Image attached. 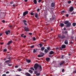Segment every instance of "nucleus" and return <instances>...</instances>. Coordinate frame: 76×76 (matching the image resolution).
Masks as SVG:
<instances>
[{
  "label": "nucleus",
  "instance_id": "412c9836",
  "mask_svg": "<svg viewBox=\"0 0 76 76\" xmlns=\"http://www.w3.org/2000/svg\"><path fill=\"white\" fill-rule=\"evenodd\" d=\"M44 52L45 53H47L48 52V50H47V49H45L44 50Z\"/></svg>",
  "mask_w": 76,
  "mask_h": 76
},
{
  "label": "nucleus",
  "instance_id": "79ce46f5",
  "mask_svg": "<svg viewBox=\"0 0 76 76\" xmlns=\"http://www.w3.org/2000/svg\"><path fill=\"white\" fill-rule=\"evenodd\" d=\"M31 16H33L34 15V14L32 12L31 13Z\"/></svg>",
  "mask_w": 76,
  "mask_h": 76
},
{
  "label": "nucleus",
  "instance_id": "0e129e2a",
  "mask_svg": "<svg viewBox=\"0 0 76 76\" xmlns=\"http://www.w3.org/2000/svg\"><path fill=\"white\" fill-rule=\"evenodd\" d=\"M66 17H69V15L67 14H66Z\"/></svg>",
  "mask_w": 76,
  "mask_h": 76
},
{
  "label": "nucleus",
  "instance_id": "4468645a",
  "mask_svg": "<svg viewBox=\"0 0 76 76\" xmlns=\"http://www.w3.org/2000/svg\"><path fill=\"white\" fill-rule=\"evenodd\" d=\"M59 26H61V28H63V27L64 26V24L63 23H61L60 24H59Z\"/></svg>",
  "mask_w": 76,
  "mask_h": 76
},
{
  "label": "nucleus",
  "instance_id": "39448f33",
  "mask_svg": "<svg viewBox=\"0 0 76 76\" xmlns=\"http://www.w3.org/2000/svg\"><path fill=\"white\" fill-rule=\"evenodd\" d=\"M73 10H74V7H70L69 8V12H73Z\"/></svg>",
  "mask_w": 76,
  "mask_h": 76
},
{
  "label": "nucleus",
  "instance_id": "b1692460",
  "mask_svg": "<svg viewBox=\"0 0 76 76\" xmlns=\"http://www.w3.org/2000/svg\"><path fill=\"white\" fill-rule=\"evenodd\" d=\"M44 49H45V48L44 47H42L41 48V50L42 51H44Z\"/></svg>",
  "mask_w": 76,
  "mask_h": 76
},
{
  "label": "nucleus",
  "instance_id": "c756f323",
  "mask_svg": "<svg viewBox=\"0 0 76 76\" xmlns=\"http://www.w3.org/2000/svg\"><path fill=\"white\" fill-rule=\"evenodd\" d=\"M71 3H72V1H71L69 0L68 1V4H70Z\"/></svg>",
  "mask_w": 76,
  "mask_h": 76
},
{
  "label": "nucleus",
  "instance_id": "473e14b6",
  "mask_svg": "<svg viewBox=\"0 0 76 76\" xmlns=\"http://www.w3.org/2000/svg\"><path fill=\"white\" fill-rule=\"evenodd\" d=\"M28 72H30V73H33V72L32 71V70H30L28 71Z\"/></svg>",
  "mask_w": 76,
  "mask_h": 76
},
{
  "label": "nucleus",
  "instance_id": "423d86ee",
  "mask_svg": "<svg viewBox=\"0 0 76 76\" xmlns=\"http://www.w3.org/2000/svg\"><path fill=\"white\" fill-rule=\"evenodd\" d=\"M39 72H41L42 71V66H41L39 65Z\"/></svg>",
  "mask_w": 76,
  "mask_h": 76
},
{
  "label": "nucleus",
  "instance_id": "69168bd1",
  "mask_svg": "<svg viewBox=\"0 0 76 76\" xmlns=\"http://www.w3.org/2000/svg\"><path fill=\"white\" fill-rule=\"evenodd\" d=\"M63 57H64V56L62 55V56H61V58H63Z\"/></svg>",
  "mask_w": 76,
  "mask_h": 76
},
{
  "label": "nucleus",
  "instance_id": "f03ea898",
  "mask_svg": "<svg viewBox=\"0 0 76 76\" xmlns=\"http://www.w3.org/2000/svg\"><path fill=\"white\" fill-rule=\"evenodd\" d=\"M39 67V65L37 63H36L34 66V68L35 69V70H37V69Z\"/></svg>",
  "mask_w": 76,
  "mask_h": 76
},
{
  "label": "nucleus",
  "instance_id": "2eb2a0df",
  "mask_svg": "<svg viewBox=\"0 0 76 76\" xmlns=\"http://www.w3.org/2000/svg\"><path fill=\"white\" fill-rule=\"evenodd\" d=\"M37 50H38V49H34L33 53H37Z\"/></svg>",
  "mask_w": 76,
  "mask_h": 76
},
{
  "label": "nucleus",
  "instance_id": "c9c22d12",
  "mask_svg": "<svg viewBox=\"0 0 76 76\" xmlns=\"http://www.w3.org/2000/svg\"><path fill=\"white\" fill-rule=\"evenodd\" d=\"M75 12H72L71 14V15H74L75 14Z\"/></svg>",
  "mask_w": 76,
  "mask_h": 76
},
{
  "label": "nucleus",
  "instance_id": "ddd939ff",
  "mask_svg": "<svg viewBox=\"0 0 76 76\" xmlns=\"http://www.w3.org/2000/svg\"><path fill=\"white\" fill-rule=\"evenodd\" d=\"M10 32L9 30H8L7 31H6L5 32V34L6 35H8V34H10Z\"/></svg>",
  "mask_w": 76,
  "mask_h": 76
},
{
  "label": "nucleus",
  "instance_id": "f257e3e1",
  "mask_svg": "<svg viewBox=\"0 0 76 76\" xmlns=\"http://www.w3.org/2000/svg\"><path fill=\"white\" fill-rule=\"evenodd\" d=\"M64 23L65 24V25H65V26L66 27H69V26H71V23L69 22V21L68 20H66L64 22Z\"/></svg>",
  "mask_w": 76,
  "mask_h": 76
},
{
  "label": "nucleus",
  "instance_id": "6e6d98bb",
  "mask_svg": "<svg viewBox=\"0 0 76 76\" xmlns=\"http://www.w3.org/2000/svg\"><path fill=\"white\" fill-rule=\"evenodd\" d=\"M64 69H62V72H64Z\"/></svg>",
  "mask_w": 76,
  "mask_h": 76
},
{
  "label": "nucleus",
  "instance_id": "680f3d73",
  "mask_svg": "<svg viewBox=\"0 0 76 76\" xmlns=\"http://www.w3.org/2000/svg\"><path fill=\"white\" fill-rule=\"evenodd\" d=\"M18 66H15V68H18Z\"/></svg>",
  "mask_w": 76,
  "mask_h": 76
},
{
  "label": "nucleus",
  "instance_id": "864d4df0",
  "mask_svg": "<svg viewBox=\"0 0 76 76\" xmlns=\"http://www.w3.org/2000/svg\"><path fill=\"white\" fill-rule=\"evenodd\" d=\"M41 2V0H38V3H40V2Z\"/></svg>",
  "mask_w": 76,
  "mask_h": 76
},
{
  "label": "nucleus",
  "instance_id": "8fccbe9b",
  "mask_svg": "<svg viewBox=\"0 0 76 76\" xmlns=\"http://www.w3.org/2000/svg\"><path fill=\"white\" fill-rule=\"evenodd\" d=\"M7 59H9V60H11V57H9V58H8Z\"/></svg>",
  "mask_w": 76,
  "mask_h": 76
},
{
  "label": "nucleus",
  "instance_id": "49530a36",
  "mask_svg": "<svg viewBox=\"0 0 76 76\" xmlns=\"http://www.w3.org/2000/svg\"><path fill=\"white\" fill-rule=\"evenodd\" d=\"M2 23H5V20H2Z\"/></svg>",
  "mask_w": 76,
  "mask_h": 76
},
{
  "label": "nucleus",
  "instance_id": "a211bd4d",
  "mask_svg": "<svg viewBox=\"0 0 76 76\" xmlns=\"http://www.w3.org/2000/svg\"><path fill=\"white\" fill-rule=\"evenodd\" d=\"M12 43V41L11 40L8 42L7 44V45H9Z\"/></svg>",
  "mask_w": 76,
  "mask_h": 76
},
{
  "label": "nucleus",
  "instance_id": "e2e57ef3",
  "mask_svg": "<svg viewBox=\"0 0 76 76\" xmlns=\"http://www.w3.org/2000/svg\"><path fill=\"white\" fill-rule=\"evenodd\" d=\"M3 35V33H1L0 34V37H1V35Z\"/></svg>",
  "mask_w": 76,
  "mask_h": 76
},
{
  "label": "nucleus",
  "instance_id": "58836bf2",
  "mask_svg": "<svg viewBox=\"0 0 76 76\" xmlns=\"http://www.w3.org/2000/svg\"><path fill=\"white\" fill-rule=\"evenodd\" d=\"M3 51L4 52H6V51H7V50H6V49H5L3 50Z\"/></svg>",
  "mask_w": 76,
  "mask_h": 76
},
{
  "label": "nucleus",
  "instance_id": "6ab92c4d",
  "mask_svg": "<svg viewBox=\"0 0 76 76\" xmlns=\"http://www.w3.org/2000/svg\"><path fill=\"white\" fill-rule=\"evenodd\" d=\"M26 62H27V63H31V60L29 59H26Z\"/></svg>",
  "mask_w": 76,
  "mask_h": 76
},
{
  "label": "nucleus",
  "instance_id": "bb28decb",
  "mask_svg": "<svg viewBox=\"0 0 76 76\" xmlns=\"http://www.w3.org/2000/svg\"><path fill=\"white\" fill-rule=\"evenodd\" d=\"M76 23H72V26H74V27L75 26H76Z\"/></svg>",
  "mask_w": 76,
  "mask_h": 76
},
{
  "label": "nucleus",
  "instance_id": "774afa93",
  "mask_svg": "<svg viewBox=\"0 0 76 76\" xmlns=\"http://www.w3.org/2000/svg\"><path fill=\"white\" fill-rule=\"evenodd\" d=\"M63 29H64V31H65L66 29V28H64Z\"/></svg>",
  "mask_w": 76,
  "mask_h": 76
},
{
  "label": "nucleus",
  "instance_id": "4c0bfd02",
  "mask_svg": "<svg viewBox=\"0 0 76 76\" xmlns=\"http://www.w3.org/2000/svg\"><path fill=\"white\" fill-rule=\"evenodd\" d=\"M47 49L48 50H48H50V47H48L47 48Z\"/></svg>",
  "mask_w": 76,
  "mask_h": 76
},
{
  "label": "nucleus",
  "instance_id": "09e8293b",
  "mask_svg": "<svg viewBox=\"0 0 76 76\" xmlns=\"http://www.w3.org/2000/svg\"><path fill=\"white\" fill-rule=\"evenodd\" d=\"M23 35H24V34H22L21 35V37H23Z\"/></svg>",
  "mask_w": 76,
  "mask_h": 76
},
{
  "label": "nucleus",
  "instance_id": "7ed1b4c3",
  "mask_svg": "<svg viewBox=\"0 0 76 76\" xmlns=\"http://www.w3.org/2000/svg\"><path fill=\"white\" fill-rule=\"evenodd\" d=\"M66 46L65 45H62L61 47L60 48V50H62L63 48H65Z\"/></svg>",
  "mask_w": 76,
  "mask_h": 76
},
{
  "label": "nucleus",
  "instance_id": "ea45409f",
  "mask_svg": "<svg viewBox=\"0 0 76 76\" xmlns=\"http://www.w3.org/2000/svg\"><path fill=\"white\" fill-rule=\"evenodd\" d=\"M8 65L9 66H12V64H8Z\"/></svg>",
  "mask_w": 76,
  "mask_h": 76
},
{
  "label": "nucleus",
  "instance_id": "5701e85b",
  "mask_svg": "<svg viewBox=\"0 0 76 76\" xmlns=\"http://www.w3.org/2000/svg\"><path fill=\"white\" fill-rule=\"evenodd\" d=\"M50 60V58H47L46 59V60L47 61H49V60Z\"/></svg>",
  "mask_w": 76,
  "mask_h": 76
},
{
  "label": "nucleus",
  "instance_id": "13d9d810",
  "mask_svg": "<svg viewBox=\"0 0 76 76\" xmlns=\"http://www.w3.org/2000/svg\"><path fill=\"white\" fill-rule=\"evenodd\" d=\"M2 76H6V75L5 74H3L2 75Z\"/></svg>",
  "mask_w": 76,
  "mask_h": 76
},
{
  "label": "nucleus",
  "instance_id": "20e7f679",
  "mask_svg": "<svg viewBox=\"0 0 76 76\" xmlns=\"http://www.w3.org/2000/svg\"><path fill=\"white\" fill-rule=\"evenodd\" d=\"M40 54L41 55H38V57H43L44 55V53H40Z\"/></svg>",
  "mask_w": 76,
  "mask_h": 76
},
{
  "label": "nucleus",
  "instance_id": "a19ab883",
  "mask_svg": "<svg viewBox=\"0 0 76 76\" xmlns=\"http://www.w3.org/2000/svg\"><path fill=\"white\" fill-rule=\"evenodd\" d=\"M50 1L51 3H53V2H54V0H50Z\"/></svg>",
  "mask_w": 76,
  "mask_h": 76
},
{
  "label": "nucleus",
  "instance_id": "4be33fe9",
  "mask_svg": "<svg viewBox=\"0 0 76 76\" xmlns=\"http://www.w3.org/2000/svg\"><path fill=\"white\" fill-rule=\"evenodd\" d=\"M35 16L36 18H38V13H36L35 14Z\"/></svg>",
  "mask_w": 76,
  "mask_h": 76
},
{
  "label": "nucleus",
  "instance_id": "f704fd0d",
  "mask_svg": "<svg viewBox=\"0 0 76 76\" xmlns=\"http://www.w3.org/2000/svg\"><path fill=\"white\" fill-rule=\"evenodd\" d=\"M39 45L40 46V47H42V44H39Z\"/></svg>",
  "mask_w": 76,
  "mask_h": 76
},
{
  "label": "nucleus",
  "instance_id": "338daca9",
  "mask_svg": "<svg viewBox=\"0 0 76 76\" xmlns=\"http://www.w3.org/2000/svg\"><path fill=\"white\" fill-rule=\"evenodd\" d=\"M3 44H4V43L3 42H1L0 43L1 45H3Z\"/></svg>",
  "mask_w": 76,
  "mask_h": 76
},
{
  "label": "nucleus",
  "instance_id": "4d7b16f0",
  "mask_svg": "<svg viewBox=\"0 0 76 76\" xmlns=\"http://www.w3.org/2000/svg\"><path fill=\"white\" fill-rule=\"evenodd\" d=\"M13 27V26H9V27L10 28H12Z\"/></svg>",
  "mask_w": 76,
  "mask_h": 76
},
{
  "label": "nucleus",
  "instance_id": "f8f14e48",
  "mask_svg": "<svg viewBox=\"0 0 76 76\" xmlns=\"http://www.w3.org/2000/svg\"><path fill=\"white\" fill-rule=\"evenodd\" d=\"M25 75H26V76H31V75L28 72H26L24 74Z\"/></svg>",
  "mask_w": 76,
  "mask_h": 76
},
{
  "label": "nucleus",
  "instance_id": "6e6552de",
  "mask_svg": "<svg viewBox=\"0 0 76 76\" xmlns=\"http://www.w3.org/2000/svg\"><path fill=\"white\" fill-rule=\"evenodd\" d=\"M51 6L52 7H54L55 6V2H52L51 4Z\"/></svg>",
  "mask_w": 76,
  "mask_h": 76
},
{
  "label": "nucleus",
  "instance_id": "0eeeda50",
  "mask_svg": "<svg viewBox=\"0 0 76 76\" xmlns=\"http://www.w3.org/2000/svg\"><path fill=\"white\" fill-rule=\"evenodd\" d=\"M24 28L25 31L26 32H28V31H29V29L28 28L24 27Z\"/></svg>",
  "mask_w": 76,
  "mask_h": 76
},
{
  "label": "nucleus",
  "instance_id": "a878e982",
  "mask_svg": "<svg viewBox=\"0 0 76 76\" xmlns=\"http://www.w3.org/2000/svg\"><path fill=\"white\" fill-rule=\"evenodd\" d=\"M61 37H62V36H61V34H59L58 35V37L59 38H61Z\"/></svg>",
  "mask_w": 76,
  "mask_h": 76
},
{
  "label": "nucleus",
  "instance_id": "e433bc0d",
  "mask_svg": "<svg viewBox=\"0 0 76 76\" xmlns=\"http://www.w3.org/2000/svg\"><path fill=\"white\" fill-rule=\"evenodd\" d=\"M33 41H35L36 40V38L34 37L33 38Z\"/></svg>",
  "mask_w": 76,
  "mask_h": 76
},
{
  "label": "nucleus",
  "instance_id": "aec40b11",
  "mask_svg": "<svg viewBox=\"0 0 76 76\" xmlns=\"http://www.w3.org/2000/svg\"><path fill=\"white\" fill-rule=\"evenodd\" d=\"M33 2L34 4H37V0H34Z\"/></svg>",
  "mask_w": 76,
  "mask_h": 76
},
{
  "label": "nucleus",
  "instance_id": "c03bdc74",
  "mask_svg": "<svg viewBox=\"0 0 76 76\" xmlns=\"http://www.w3.org/2000/svg\"><path fill=\"white\" fill-rule=\"evenodd\" d=\"M31 48H34V45H32V46H31V47H30Z\"/></svg>",
  "mask_w": 76,
  "mask_h": 76
},
{
  "label": "nucleus",
  "instance_id": "9b49d317",
  "mask_svg": "<svg viewBox=\"0 0 76 76\" xmlns=\"http://www.w3.org/2000/svg\"><path fill=\"white\" fill-rule=\"evenodd\" d=\"M65 63V61H62L59 64V66H61V65H62V64H64Z\"/></svg>",
  "mask_w": 76,
  "mask_h": 76
},
{
  "label": "nucleus",
  "instance_id": "603ef678",
  "mask_svg": "<svg viewBox=\"0 0 76 76\" xmlns=\"http://www.w3.org/2000/svg\"><path fill=\"white\" fill-rule=\"evenodd\" d=\"M28 34H29V35H32V33H28Z\"/></svg>",
  "mask_w": 76,
  "mask_h": 76
},
{
  "label": "nucleus",
  "instance_id": "bf43d9fd",
  "mask_svg": "<svg viewBox=\"0 0 76 76\" xmlns=\"http://www.w3.org/2000/svg\"><path fill=\"white\" fill-rule=\"evenodd\" d=\"M6 74H8V73H9V72L7 71L6 72Z\"/></svg>",
  "mask_w": 76,
  "mask_h": 76
},
{
  "label": "nucleus",
  "instance_id": "5fc2aeb1",
  "mask_svg": "<svg viewBox=\"0 0 76 76\" xmlns=\"http://www.w3.org/2000/svg\"><path fill=\"white\" fill-rule=\"evenodd\" d=\"M70 42H71V44H73V42H72V41L71 40L70 41Z\"/></svg>",
  "mask_w": 76,
  "mask_h": 76
},
{
  "label": "nucleus",
  "instance_id": "2f4dec72",
  "mask_svg": "<svg viewBox=\"0 0 76 76\" xmlns=\"http://www.w3.org/2000/svg\"><path fill=\"white\" fill-rule=\"evenodd\" d=\"M66 38L67 39H69V38H70V36L67 35V37H66Z\"/></svg>",
  "mask_w": 76,
  "mask_h": 76
},
{
  "label": "nucleus",
  "instance_id": "a18cd8bd",
  "mask_svg": "<svg viewBox=\"0 0 76 76\" xmlns=\"http://www.w3.org/2000/svg\"><path fill=\"white\" fill-rule=\"evenodd\" d=\"M64 13V10H63L62 11H61V13Z\"/></svg>",
  "mask_w": 76,
  "mask_h": 76
},
{
  "label": "nucleus",
  "instance_id": "de8ad7c7",
  "mask_svg": "<svg viewBox=\"0 0 76 76\" xmlns=\"http://www.w3.org/2000/svg\"><path fill=\"white\" fill-rule=\"evenodd\" d=\"M39 10H40V9H39V8H38V9H37V12H39Z\"/></svg>",
  "mask_w": 76,
  "mask_h": 76
},
{
  "label": "nucleus",
  "instance_id": "cd10ccee",
  "mask_svg": "<svg viewBox=\"0 0 76 76\" xmlns=\"http://www.w3.org/2000/svg\"><path fill=\"white\" fill-rule=\"evenodd\" d=\"M73 73H74V74H75L76 73V69H75L74 70L73 72Z\"/></svg>",
  "mask_w": 76,
  "mask_h": 76
},
{
  "label": "nucleus",
  "instance_id": "1a4fd4ad",
  "mask_svg": "<svg viewBox=\"0 0 76 76\" xmlns=\"http://www.w3.org/2000/svg\"><path fill=\"white\" fill-rule=\"evenodd\" d=\"M28 13V11H26V12H25L23 13V15L24 16H25L26 15H27Z\"/></svg>",
  "mask_w": 76,
  "mask_h": 76
},
{
  "label": "nucleus",
  "instance_id": "9d476101",
  "mask_svg": "<svg viewBox=\"0 0 76 76\" xmlns=\"http://www.w3.org/2000/svg\"><path fill=\"white\" fill-rule=\"evenodd\" d=\"M66 38V36H65V35L64 34H62V36L61 37V39H64V38Z\"/></svg>",
  "mask_w": 76,
  "mask_h": 76
},
{
  "label": "nucleus",
  "instance_id": "7c9ffc66",
  "mask_svg": "<svg viewBox=\"0 0 76 76\" xmlns=\"http://www.w3.org/2000/svg\"><path fill=\"white\" fill-rule=\"evenodd\" d=\"M18 72H21V71H22V69H18Z\"/></svg>",
  "mask_w": 76,
  "mask_h": 76
},
{
  "label": "nucleus",
  "instance_id": "393cba45",
  "mask_svg": "<svg viewBox=\"0 0 76 76\" xmlns=\"http://www.w3.org/2000/svg\"><path fill=\"white\" fill-rule=\"evenodd\" d=\"M12 61L11 60H7V61H5V63H7V62H9V61Z\"/></svg>",
  "mask_w": 76,
  "mask_h": 76
},
{
  "label": "nucleus",
  "instance_id": "dca6fc26",
  "mask_svg": "<svg viewBox=\"0 0 76 76\" xmlns=\"http://www.w3.org/2000/svg\"><path fill=\"white\" fill-rule=\"evenodd\" d=\"M54 52H53V51H51L50 52L49 54L50 55H52V54H54Z\"/></svg>",
  "mask_w": 76,
  "mask_h": 76
},
{
  "label": "nucleus",
  "instance_id": "72a5a7b5",
  "mask_svg": "<svg viewBox=\"0 0 76 76\" xmlns=\"http://www.w3.org/2000/svg\"><path fill=\"white\" fill-rule=\"evenodd\" d=\"M30 69H31V70H33V71H35V69H34V68H33V67H31L30 68Z\"/></svg>",
  "mask_w": 76,
  "mask_h": 76
},
{
  "label": "nucleus",
  "instance_id": "3c124183",
  "mask_svg": "<svg viewBox=\"0 0 76 76\" xmlns=\"http://www.w3.org/2000/svg\"><path fill=\"white\" fill-rule=\"evenodd\" d=\"M38 73V72H37V71H34V73H35V74H36V73Z\"/></svg>",
  "mask_w": 76,
  "mask_h": 76
},
{
  "label": "nucleus",
  "instance_id": "052dcab7",
  "mask_svg": "<svg viewBox=\"0 0 76 76\" xmlns=\"http://www.w3.org/2000/svg\"><path fill=\"white\" fill-rule=\"evenodd\" d=\"M67 31H65L64 34H67Z\"/></svg>",
  "mask_w": 76,
  "mask_h": 76
},
{
  "label": "nucleus",
  "instance_id": "37998d69",
  "mask_svg": "<svg viewBox=\"0 0 76 76\" xmlns=\"http://www.w3.org/2000/svg\"><path fill=\"white\" fill-rule=\"evenodd\" d=\"M23 23H25L26 22V20H23Z\"/></svg>",
  "mask_w": 76,
  "mask_h": 76
},
{
  "label": "nucleus",
  "instance_id": "f3484780",
  "mask_svg": "<svg viewBox=\"0 0 76 76\" xmlns=\"http://www.w3.org/2000/svg\"><path fill=\"white\" fill-rule=\"evenodd\" d=\"M64 43L65 44H68V40H66L64 42Z\"/></svg>",
  "mask_w": 76,
  "mask_h": 76
},
{
  "label": "nucleus",
  "instance_id": "c85d7f7f",
  "mask_svg": "<svg viewBox=\"0 0 76 76\" xmlns=\"http://www.w3.org/2000/svg\"><path fill=\"white\" fill-rule=\"evenodd\" d=\"M36 76H39L40 75V73L39 72L36 74Z\"/></svg>",
  "mask_w": 76,
  "mask_h": 76
}]
</instances>
